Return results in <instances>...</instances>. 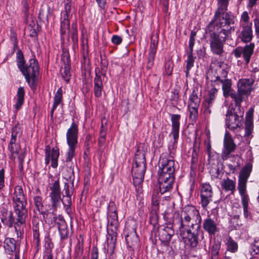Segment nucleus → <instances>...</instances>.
I'll list each match as a JSON object with an SVG mask.
<instances>
[{
	"instance_id": "37",
	"label": "nucleus",
	"mask_w": 259,
	"mask_h": 259,
	"mask_svg": "<svg viewBox=\"0 0 259 259\" xmlns=\"http://www.w3.org/2000/svg\"><path fill=\"white\" fill-rule=\"evenodd\" d=\"M221 248V243H214L210 251V259H219V252Z\"/></svg>"
},
{
	"instance_id": "14",
	"label": "nucleus",
	"mask_w": 259,
	"mask_h": 259,
	"mask_svg": "<svg viewBox=\"0 0 259 259\" xmlns=\"http://www.w3.org/2000/svg\"><path fill=\"white\" fill-rule=\"evenodd\" d=\"M175 163L173 157L168 156L167 157H160L158 166L159 169L158 173H171L175 172Z\"/></svg>"
},
{
	"instance_id": "48",
	"label": "nucleus",
	"mask_w": 259,
	"mask_h": 259,
	"mask_svg": "<svg viewBox=\"0 0 259 259\" xmlns=\"http://www.w3.org/2000/svg\"><path fill=\"white\" fill-rule=\"evenodd\" d=\"M249 16L246 11H244L241 15L240 20V27L243 26V25L252 26V23L249 22Z\"/></svg>"
},
{
	"instance_id": "22",
	"label": "nucleus",
	"mask_w": 259,
	"mask_h": 259,
	"mask_svg": "<svg viewBox=\"0 0 259 259\" xmlns=\"http://www.w3.org/2000/svg\"><path fill=\"white\" fill-rule=\"evenodd\" d=\"M213 85L222 84V90L223 91L224 96L227 98L230 96V94L233 92L232 89V81L231 80L228 78H222L218 81V82L213 83Z\"/></svg>"
},
{
	"instance_id": "3",
	"label": "nucleus",
	"mask_w": 259,
	"mask_h": 259,
	"mask_svg": "<svg viewBox=\"0 0 259 259\" xmlns=\"http://www.w3.org/2000/svg\"><path fill=\"white\" fill-rule=\"evenodd\" d=\"M72 120L73 122L66 133V140L69 148L64 159L63 160L64 166L70 167L71 175H73V170L71 169V167L72 164V160L74 156L75 151L78 143V124L74 122L73 118Z\"/></svg>"
},
{
	"instance_id": "39",
	"label": "nucleus",
	"mask_w": 259,
	"mask_h": 259,
	"mask_svg": "<svg viewBox=\"0 0 259 259\" xmlns=\"http://www.w3.org/2000/svg\"><path fill=\"white\" fill-rule=\"evenodd\" d=\"M199 152V146L196 144L194 145L191 154L192 166H195L198 160V155Z\"/></svg>"
},
{
	"instance_id": "52",
	"label": "nucleus",
	"mask_w": 259,
	"mask_h": 259,
	"mask_svg": "<svg viewBox=\"0 0 259 259\" xmlns=\"http://www.w3.org/2000/svg\"><path fill=\"white\" fill-rule=\"evenodd\" d=\"M200 102V99L198 98L196 94L195 91L192 92V94L190 95L189 100V103H197Z\"/></svg>"
},
{
	"instance_id": "62",
	"label": "nucleus",
	"mask_w": 259,
	"mask_h": 259,
	"mask_svg": "<svg viewBox=\"0 0 259 259\" xmlns=\"http://www.w3.org/2000/svg\"><path fill=\"white\" fill-rule=\"evenodd\" d=\"M81 46L82 48V56L85 58V56L88 53V46L87 45V42H85L84 40H82Z\"/></svg>"
},
{
	"instance_id": "38",
	"label": "nucleus",
	"mask_w": 259,
	"mask_h": 259,
	"mask_svg": "<svg viewBox=\"0 0 259 259\" xmlns=\"http://www.w3.org/2000/svg\"><path fill=\"white\" fill-rule=\"evenodd\" d=\"M227 251L235 253L238 250V244L231 237H229L226 243Z\"/></svg>"
},
{
	"instance_id": "10",
	"label": "nucleus",
	"mask_w": 259,
	"mask_h": 259,
	"mask_svg": "<svg viewBox=\"0 0 259 259\" xmlns=\"http://www.w3.org/2000/svg\"><path fill=\"white\" fill-rule=\"evenodd\" d=\"M158 184L161 194L169 192L172 188L175 180L174 172L158 173Z\"/></svg>"
},
{
	"instance_id": "43",
	"label": "nucleus",
	"mask_w": 259,
	"mask_h": 259,
	"mask_svg": "<svg viewBox=\"0 0 259 259\" xmlns=\"http://www.w3.org/2000/svg\"><path fill=\"white\" fill-rule=\"evenodd\" d=\"M71 196H65L63 195L62 202L64 207L66 209L67 213H69L71 211L70 206L71 205Z\"/></svg>"
},
{
	"instance_id": "18",
	"label": "nucleus",
	"mask_w": 259,
	"mask_h": 259,
	"mask_svg": "<svg viewBox=\"0 0 259 259\" xmlns=\"http://www.w3.org/2000/svg\"><path fill=\"white\" fill-rule=\"evenodd\" d=\"M181 116L179 114H171L172 130L169 136H172L174 143L177 142L179 136L180 120Z\"/></svg>"
},
{
	"instance_id": "34",
	"label": "nucleus",
	"mask_w": 259,
	"mask_h": 259,
	"mask_svg": "<svg viewBox=\"0 0 259 259\" xmlns=\"http://www.w3.org/2000/svg\"><path fill=\"white\" fill-rule=\"evenodd\" d=\"M63 17V20L61 22L60 33L62 40L64 39L65 36L68 33L70 28V23L68 17Z\"/></svg>"
},
{
	"instance_id": "44",
	"label": "nucleus",
	"mask_w": 259,
	"mask_h": 259,
	"mask_svg": "<svg viewBox=\"0 0 259 259\" xmlns=\"http://www.w3.org/2000/svg\"><path fill=\"white\" fill-rule=\"evenodd\" d=\"M21 4L23 6V11L24 13L25 21L27 23L29 16V1L22 0Z\"/></svg>"
},
{
	"instance_id": "19",
	"label": "nucleus",
	"mask_w": 259,
	"mask_h": 259,
	"mask_svg": "<svg viewBox=\"0 0 259 259\" xmlns=\"http://www.w3.org/2000/svg\"><path fill=\"white\" fill-rule=\"evenodd\" d=\"M241 30L238 35V38L244 42H250L253 37L251 26L243 25Z\"/></svg>"
},
{
	"instance_id": "11",
	"label": "nucleus",
	"mask_w": 259,
	"mask_h": 259,
	"mask_svg": "<svg viewBox=\"0 0 259 259\" xmlns=\"http://www.w3.org/2000/svg\"><path fill=\"white\" fill-rule=\"evenodd\" d=\"M212 70L215 71L217 76L211 79L212 83H218L222 78H226L227 76L229 68L227 64L222 61H216L212 63L210 66Z\"/></svg>"
},
{
	"instance_id": "60",
	"label": "nucleus",
	"mask_w": 259,
	"mask_h": 259,
	"mask_svg": "<svg viewBox=\"0 0 259 259\" xmlns=\"http://www.w3.org/2000/svg\"><path fill=\"white\" fill-rule=\"evenodd\" d=\"M112 42L115 45H119L122 41V38L118 35H113L111 39Z\"/></svg>"
},
{
	"instance_id": "16",
	"label": "nucleus",
	"mask_w": 259,
	"mask_h": 259,
	"mask_svg": "<svg viewBox=\"0 0 259 259\" xmlns=\"http://www.w3.org/2000/svg\"><path fill=\"white\" fill-rule=\"evenodd\" d=\"M254 80L251 78H242L239 80L237 83V89L240 92L246 94L248 96L252 90V85Z\"/></svg>"
},
{
	"instance_id": "54",
	"label": "nucleus",
	"mask_w": 259,
	"mask_h": 259,
	"mask_svg": "<svg viewBox=\"0 0 259 259\" xmlns=\"http://www.w3.org/2000/svg\"><path fill=\"white\" fill-rule=\"evenodd\" d=\"M5 170L4 168L0 169V191L5 186Z\"/></svg>"
},
{
	"instance_id": "29",
	"label": "nucleus",
	"mask_w": 259,
	"mask_h": 259,
	"mask_svg": "<svg viewBox=\"0 0 259 259\" xmlns=\"http://www.w3.org/2000/svg\"><path fill=\"white\" fill-rule=\"evenodd\" d=\"M16 240L12 238H7L4 241V248L5 251L9 254H11L16 250Z\"/></svg>"
},
{
	"instance_id": "21",
	"label": "nucleus",
	"mask_w": 259,
	"mask_h": 259,
	"mask_svg": "<svg viewBox=\"0 0 259 259\" xmlns=\"http://www.w3.org/2000/svg\"><path fill=\"white\" fill-rule=\"evenodd\" d=\"M223 154L226 156L229 155L235 149V145L229 133H226L224 140Z\"/></svg>"
},
{
	"instance_id": "27",
	"label": "nucleus",
	"mask_w": 259,
	"mask_h": 259,
	"mask_svg": "<svg viewBox=\"0 0 259 259\" xmlns=\"http://www.w3.org/2000/svg\"><path fill=\"white\" fill-rule=\"evenodd\" d=\"M2 223L7 226L8 227L11 228L13 227V224L15 223L14 222V218L13 215L12 211H8L7 210L5 211L1 218Z\"/></svg>"
},
{
	"instance_id": "20",
	"label": "nucleus",
	"mask_w": 259,
	"mask_h": 259,
	"mask_svg": "<svg viewBox=\"0 0 259 259\" xmlns=\"http://www.w3.org/2000/svg\"><path fill=\"white\" fill-rule=\"evenodd\" d=\"M253 109L251 108L246 112L245 116V136H250L252 132L253 128Z\"/></svg>"
},
{
	"instance_id": "40",
	"label": "nucleus",
	"mask_w": 259,
	"mask_h": 259,
	"mask_svg": "<svg viewBox=\"0 0 259 259\" xmlns=\"http://www.w3.org/2000/svg\"><path fill=\"white\" fill-rule=\"evenodd\" d=\"M33 200L36 209L40 214H45L46 212L44 211V205L42 203L41 197L38 196H36L34 197Z\"/></svg>"
},
{
	"instance_id": "57",
	"label": "nucleus",
	"mask_w": 259,
	"mask_h": 259,
	"mask_svg": "<svg viewBox=\"0 0 259 259\" xmlns=\"http://www.w3.org/2000/svg\"><path fill=\"white\" fill-rule=\"evenodd\" d=\"M152 204L155 206H158L159 205V194L157 192L153 194Z\"/></svg>"
},
{
	"instance_id": "45",
	"label": "nucleus",
	"mask_w": 259,
	"mask_h": 259,
	"mask_svg": "<svg viewBox=\"0 0 259 259\" xmlns=\"http://www.w3.org/2000/svg\"><path fill=\"white\" fill-rule=\"evenodd\" d=\"M62 100V90L61 88L58 89L54 98V106H58Z\"/></svg>"
},
{
	"instance_id": "35",
	"label": "nucleus",
	"mask_w": 259,
	"mask_h": 259,
	"mask_svg": "<svg viewBox=\"0 0 259 259\" xmlns=\"http://www.w3.org/2000/svg\"><path fill=\"white\" fill-rule=\"evenodd\" d=\"M243 96H246V94L241 93L238 90L237 93L232 92L230 96L234 100L235 102V107L234 108H242L241 104L243 101Z\"/></svg>"
},
{
	"instance_id": "7",
	"label": "nucleus",
	"mask_w": 259,
	"mask_h": 259,
	"mask_svg": "<svg viewBox=\"0 0 259 259\" xmlns=\"http://www.w3.org/2000/svg\"><path fill=\"white\" fill-rule=\"evenodd\" d=\"M244 119V110L242 108H229L226 114V126L231 131L242 126Z\"/></svg>"
},
{
	"instance_id": "31",
	"label": "nucleus",
	"mask_w": 259,
	"mask_h": 259,
	"mask_svg": "<svg viewBox=\"0 0 259 259\" xmlns=\"http://www.w3.org/2000/svg\"><path fill=\"white\" fill-rule=\"evenodd\" d=\"M200 103H188L189 110V118L192 121H196L198 116V109Z\"/></svg>"
},
{
	"instance_id": "26",
	"label": "nucleus",
	"mask_w": 259,
	"mask_h": 259,
	"mask_svg": "<svg viewBox=\"0 0 259 259\" xmlns=\"http://www.w3.org/2000/svg\"><path fill=\"white\" fill-rule=\"evenodd\" d=\"M118 227L117 214H108L107 229L116 231Z\"/></svg>"
},
{
	"instance_id": "58",
	"label": "nucleus",
	"mask_w": 259,
	"mask_h": 259,
	"mask_svg": "<svg viewBox=\"0 0 259 259\" xmlns=\"http://www.w3.org/2000/svg\"><path fill=\"white\" fill-rule=\"evenodd\" d=\"M50 154L51 159H58L59 156V150L53 148Z\"/></svg>"
},
{
	"instance_id": "53",
	"label": "nucleus",
	"mask_w": 259,
	"mask_h": 259,
	"mask_svg": "<svg viewBox=\"0 0 259 259\" xmlns=\"http://www.w3.org/2000/svg\"><path fill=\"white\" fill-rule=\"evenodd\" d=\"M249 200H242L241 203L243 207V214L245 218H247L248 215V203Z\"/></svg>"
},
{
	"instance_id": "64",
	"label": "nucleus",
	"mask_w": 259,
	"mask_h": 259,
	"mask_svg": "<svg viewBox=\"0 0 259 259\" xmlns=\"http://www.w3.org/2000/svg\"><path fill=\"white\" fill-rule=\"evenodd\" d=\"M234 54L236 58H239L243 54V51L240 49L237 48L234 51Z\"/></svg>"
},
{
	"instance_id": "36",
	"label": "nucleus",
	"mask_w": 259,
	"mask_h": 259,
	"mask_svg": "<svg viewBox=\"0 0 259 259\" xmlns=\"http://www.w3.org/2000/svg\"><path fill=\"white\" fill-rule=\"evenodd\" d=\"M252 165L251 163H248L243 168L240 172L239 179L247 181L251 171Z\"/></svg>"
},
{
	"instance_id": "30",
	"label": "nucleus",
	"mask_w": 259,
	"mask_h": 259,
	"mask_svg": "<svg viewBox=\"0 0 259 259\" xmlns=\"http://www.w3.org/2000/svg\"><path fill=\"white\" fill-rule=\"evenodd\" d=\"M221 187L225 191H231L233 193L236 190V183L234 181L227 178L222 181Z\"/></svg>"
},
{
	"instance_id": "23",
	"label": "nucleus",
	"mask_w": 259,
	"mask_h": 259,
	"mask_svg": "<svg viewBox=\"0 0 259 259\" xmlns=\"http://www.w3.org/2000/svg\"><path fill=\"white\" fill-rule=\"evenodd\" d=\"M175 234V231L172 227H165L159 231L160 239L163 242H169L172 236Z\"/></svg>"
},
{
	"instance_id": "2",
	"label": "nucleus",
	"mask_w": 259,
	"mask_h": 259,
	"mask_svg": "<svg viewBox=\"0 0 259 259\" xmlns=\"http://www.w3.org/2000/svg\"><path fill=\"white\" fill-rule=\"evenodd\" d=\"M234 26L210 21L206 28V33L209 34V43L211 52L221 55L224 52V44L227 37L234 31Z\"/></svg>"
},
{
	"instance_id": "63",
	"label": "nucleus",
	"mask_w": 259,
	"mask_h": 259,
	"mask_svg": "<svg viewBox=\"0 0 259 259\" xmlns=\"http://www.w3.org/2000/svg\"><path fill=\"white\" fill-rule=\"evenodd\" d=\"M24 157L25 154L24 152L21 153L20 155H19V156H18V158L19 159V165L21 168H23L22 164L24 162Z\"/></svg>"
},
{
	"instance_id": "59",
	"label": "nucleus",
	"mask_w": 259,
	"mask_h": 259,
	"mask_svg": "<svg viewBox=\"0 0 259 259\" xmlns=\"http://www.w3.org/2000/svg\"><path fill=\"white\" fill-rule=\"evenodd\" d=\"M205 150L208 155V157H210L211 155V146L210 144V140L208 139L207 141L205 142Z\"/></svg>"
},
{
	"instance_id": "25",
	"label": "nucleus",
	"mask_w": 259,
	"mask_h": 259,
	"mask_svg": "<svg viewBox=\"0 0 259 259\" xmlns=\"http://www.w3.org/2000/svg\"><path fill=\"white\" fill-rule=\"evenodd\" d=\"M17 139H11L9 144L8 149L11 152V157L15 159L19 156V152L21 149V147L18 143H17Z\"/></svg>"
},
{
	"instance_id": "47",
	"label": "nucleus",
	"mask_w": 259,
	"mask_h": 259,
	"mask_svg": "<svg viewBox=\"0 0 259 259\" xmlns=\"http://www.w3.org/2000/svg\"><path fill=\"white\" fill-rule=\"evenodd\" d=\"M217 92L218 90L215 88L211 89L209 91V97L206 100L207 104L209 106H210L212 104L213 101L215 100Z\"/></svg>"
},
{
	"instance_id": "5",
	"label": "nucleus",
	"mask_w": 259,
	"mask_h": 259,
	"mask_svg": "<svg viewBox=\"0 0 259 259\" xmlns=\"http://www.w3.org/2000/svg\"><path fill=\"white\" fill-rule=\"evenodd\" d=\"M13 201L15 211L17 216V223L25 224L27 214V211L26 209L27 200L21 186H16L15 187Z\"/></svg>"
},
{
	"instance_id": "32",
	"label": "nucleus",
	"mask_w": 259,
	"mask_h": 259,
	"mask_svg": "<svg viewBox=\"0 0 259 259\" xmlns=\"http://www.w3.org/2000/svg\"><path fill=\"white\" fill-rule=\"evenodd\" d=\"M25 91L23 87H19L17 93V101L15 104V108L19 110L24 103Z\"/></svg>"
},
{
	"instance_id": "42",
	"label": "nucleus",
	"mask_w": 259,
	"mask_h": 259,
	"mask_svg": "<svg viewBox=\"0 0 259 259\" xmlns=\"http://www.w3.org/2000/svg\"><path fill=\"white\" fill-rule=\"evenodd\" d=\"M195 58L193 56V54H188V58L186 61V74L187 77L189 75V71L194 66Z\"/></svg>"
},
{
	"instance_id": "49",
	"label": "nucleus",
	"mask_w": 259,
	"mask_h": 259,
	"mask_svg": "<svg viewBox=\"0 0 259 259\" xmlns=\"http://www.w3.org/2000/svg\"><path fill=\"white\" fill-rule=\"evenodd\" d=\"M17 64L19 69L25 65L23 53L20 50L17 52Z\"/></svg>"
},
{
	"instance_id": "50",
	"label": "nucleus",
	"mask_w": 259,
	"mask_h": 259,
	"mask_svg": "<svg viewBox=\"0 0 259 259\" xmlns=\"http://www.w3.org/2000/svg\"><path fill=\"white\" fill-rule=\"evenodd\" d=\"M72 186H70L69 183H65L64 185V191L65 196H72L73 193V182L71 183Z\"/></svg>"
},
{
	"instance_id": "46",
	"label": "nucleus",
	"mask_w": 259,
	"mask_h": 259,
	"mask_svg": "<svg viewBox=\"0 0 259 259\" xmlns=\"http://www.w3.org/2000/svg\"><path fill=\"white\" fill-rule=\"evenodd\" d=\"M107 122V120L105 117H103L101 119V132H100V138L103 140H101V142L102 143L104 141L105 137L106 136V125Z\"/></svg>"
},
{
	"instance_id": "55",
	"label": "nucleus",
	"mask_w": 259,
	"mask_h": 259,
	"mask_svg": "<svg viewBox=\"0 0 259 259\" xmlns=\"http://www.w3.org/2000/svg\"><path fill=\"white\" fill-rule=\"evenodd\" d=\"M67 2L65 4L64 6V13L63 14V17H68L71 11V4L69 0H67Z\"/></svg>"
},
{
	"instance_id": "28",
	"label": "nucleus",
	"mask_w": 259,
	"mask_h": 259,
	"mask_svg": "<svg viewBox=\"0 0 259 259\" xmlns=\"http://www.w3.org/2000/svg\"><path fill=\"white\" fill-rule=\"evenodd\" d=\"M247 181L239 179L238 190L241 196V201L249 200L248 195L246 193V183Z\"/></svg>"
},
{
	"instance_id": "51",
	"label": "nucleus",
	"mask_w": 259,
	"mask_h": 259,
	"mask_svg": "<svg viewBox=\"0 0 259 259\" xmlns=\"http://www.w3.org/2000/svg\"><path fill=\"white\" fill-rule=\"evenodd\" d=\"M155 54L156 52L149 51L147 66L149 68H150L153 65Z\"/></svg>"
},
{
	"instance_id": "9",
	"label": "nucleus",
	"mask_w": 259,
	"mask_h": 259,
	"mask_svg": "<svg viewBox=\"0 0 259 259\" xmlns=\"http://www.w3.org/2000/svg\"><path fill=\"white\" fill-rule=\"evenodd\" d=\"M48 214L52 216L48 219L49 223L51 225H57L61 239H67L70 234V231L63 217L61 215H57L54 212L49 213Z\"/></svg>"
},
{
	"instance_id": "12",
	"label": "nucleus",
	"mask_w": 259,
	"mask_h": 259,
	"mask_svg": "<svg viewBox=\"0 0 259 259\" xmlns=\"http://www.w3.org/2000/svg\"><path fill=\"white\" fill-rule=\"evenodd\" d=\"M50 189L51 191L50 193V197L52 202V206L54 210L56 211L60 202L62 201L59 180L55 181L52 186L50 187Z\"/></svg>"
},
{
	"instance_id": "41",
	"label": "nucleus",
	"mask_w": 259,
	"mask_h": 259,
	"mask_svg": "<svg viewBox=\"0 0 259 259\" xmlns=\"http://www.w3.org/2000/svg\"><path fill=\"white\" fill-rule=\"evenodd\" d=\"M22 131L20 124L19 123H17L12 128L11 139H17V137H20Z\"/></svg>"
},
{
	"instance_id": "6",
	"label": "nucleus",
	"mask_w": 259,
	"mask_h": 259,
	"mask_svg": "<svg viewBox=\"0 0 259 259\" xmlns=\"http://www.w3.org/2000/svg\"><path fill=\"white\" fill-rule=\"evenodd\" d=\"M217 9L211 21L219 24H228V26L234 24L235 18L231 13L227 12L229 0H217Z\"/></svg>"
},
{
	"instance_id": "13",
	"label": "nucleus",
	"mask_w": 259,
	"mask_h": 259,
	"mask_svg": "<svg viewBox=\"0 0 259 259\" xmlns=\"http://www.w3.org/2000/svg\"><path fill=\"white\" fill-rule=\"evenodd\" d=\"M213 192L211 185L209 183H203L201 185L200 191L201 204L205 209L210 202L212 200Z\"/></svg>"
},
{
	"instance_id": "33",
	"label": "nucleus",
	"mask_w": 259,
	"mask_h": 259,
	"mask_svg": "<svg viewBox=\"0 0 259 259\" xmlns=\"http://www.w3.org/2000/svg\"><path fill=\"white\" fill-rule=\"evenodd\" d=\"M254 48V44L253 43H250L249 45H246L244 47L243 50V56L246 63L249 62Z\"/></svg>"
},
{
	"instance_id": "1",
	"label": "nucleus",
	"mask_w": 259,
	"mask_h": 259,
	"mask_svg": "<svg viewBox=\"0 0 259 259\" xmlns=\"http://www.w3.org/2000/svg\"><path fill=\"white\" fill-rule=\"evenodd\" d=\"M201 217L199 210L193 205L185 206L180 213H175L173 225L178 227L180 235L185 244L191 248L196 247L198 243V232Z\"/></svg>"
},
{
	"instance_id": "56",
	"label": "nucleus",
	"mask_w": 259,
	"mask_h": 259,
	"mask_svg": "<svg viewBox=\"0 0 259 259\" xmlns=\"http://www.w3.org/2000/svg\"><path fill=\"white\" fill-rule=\"evenodd\" d=\"M117 214L115 204L113 202H110L108 206V214Z\"/></svg>"
},
{
	"instance_id": "17",
	"label": "nucleus",
	"mask_w": 259,
	"mask_h": 259,
	"mask_svg": "<svg viewBox=\"0 0 259 259\" xmlns=\"http://www.w3.org/2000/svg\"><path fill=\"white\" fill-rule=\"evenodd\" d=\"M64 62V66L60 69V72L62 77L65 81L68 83L70 79V57L68 52L64 53L62 59Z\"/></svg>"
},
{
	"instance_id": "8",
	"label": "nucleus",
	"mask_w": 259,
	"mask_h": 259,
	"mask_svg": "<svg viewBox=\"0 0 259 259\" xmlns=\"http://www.w3.org/2000/svg\"><path fill=\"white\" fill-rule=\"evenodd\" d=\"M19 69L25 76L30 88L35 89L39 74V67L37 60L34 58L30 59L29 65L25 64Z\"/></svg>"
},
{
	"instance_id": "4",
	"label": "nucleus",
	"mask_w": 259,
	"mask_h": 259,
	"mask_svg": "<svg viewBox=\"0 0 259 259\" xmlns=\"http://www.w3.org/2000/svg\"><path fill=\"white\" fill-rule=\"evenodd\" d=\"M146 168L145 155L143 152L138 151L135 154L132 170L133 184L138 193H141L142 191V184L143 181Z\"/></svg>"
},
{
	"instance_id": "15",
	"label": "nucleus",
	"mask_w": 259,
	"mask_h": 259,
	"mask_svg": "<svg viewBox=\"0 0 259 259\" xmlns=\"http://www.w3.org/2000/svg\"><path fill=\"white\" fill-rule=\"evenodd\" d=\"M202 228L209 235L211 236L214 235L219 231V223L217 219H212L209 217L203 220Z\"/></svg>"
},
{
	"instance_id": "24",
	"label": "nucleus",
	"mask_w": 259,
	"mask_h": 259,
	"mask_svg": "<svg viewBox=\"0 0 259 259\" xmlns=\"http://www.w3.org/2000/svg\"><path fill=\"white\" fill-rule=\"evenodd\" d=\"M125 240L129 247H134L138 245L139 239L134 229H133L131 232L126 235Z\"/></svg>"
},
{
	"instance_id": "61",
	"label": "nucleus",
	"mask_w": 259,
	"mask_h": 259,
	"mask_svg": "<svg viewBox=\"0 0 259 259\" xmlns=\"http://www.w3.org/2000/svg\"><path fill=\"white\" fill-rule=\"evenodd\" d=\"M157 44H158L157 40L152 39L151 44H150V48L149 51L156 52Z\"/></svg>"
}]
</instances>
